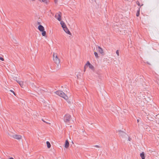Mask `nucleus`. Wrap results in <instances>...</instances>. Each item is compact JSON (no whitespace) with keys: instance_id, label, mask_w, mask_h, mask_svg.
<instances>
[{"instance_id":"nucleus-5","label":"nucleus","mask_w":159,"mask_h":159,"mask_svg":"<svg viewBox=\"0 0 159 159\" xmlns=\"http://www.w3.org/2000/svg\"><path fill=\"white\" fill-rule=\"evenodd\" d=\"M71 116L69 114H66L64 116V120L66 123L69 122Z\"/></svg>"},{"instance_id":"nucleus-16","label":"nucleus","mask_w":159,"mask_h":159,"mask_svg":"<svg viewBox=\"0 0 159 159\" xmlns=\"http://www.w3.org/2000/svg\"><path fill=\"white\" fill-rule=\"evenodd\" d=\"M94 55H95V57H96L97 58H99V56H98V53L97 52H94Z\"/></svg>"},{"instance_id":"nucleus-6","label":"nucleus","mask_w":159,"mask_h":159,"mask_svg":"<svg viewBox=\"0 0 159 159\" xmlns=\"http://www.w3.org/2000/svg\"><path fill=\"white\" fill-rule=\"evenodd\" d=\"M61 12H59L56 13L55 15V17L59 21H61Z\"/></svg>"},{"instance_id":"nucleus-7","label":"nucleus","mask_w":159,"mask_h":159,"mask_svg":"<svg viewBox=\"0 0 159 159\" xmlns=\"http://www.w3.org/2000/svg\"><path fill=\"white\" fill-rule=\"evenodd\" d=\"M85 66H88L89 68L92 70H94V67L90 63L89 61H88L85 65Z\"/></svg>"},{"instance_id":"nucleus-1","label":"nucleus","mask_w":159,"mask_h":159,"mask_svg":"<svg viewBox=\"0 0 159 159\" xmlns=\"http://www.w3.org/2000/svg\"><path fill=\"white\" fill-rule=\"evenodd\" d=\"M7 134L9 137L19 141L20 140L22 139V136L21 135L15 134L12 132H7Z\"/></svg>"},{"instance_id":"nucleus-8","label":"nucleus","mask_w":159,"mask_h":159,"mask_svg":"<svg viewBox=\"0 0 159 159\" xmlns=\"http://www.w3.org/2000/svg\"><path fill=\"white\" fill-rule=\"evenodd\" d=\"M64 31L67 34L69 35H71V34L69 30V29L66 27L64 29H63Z\"/></svg>"},{"instance_id":"nucleus-18","label":"nucleus","mask_w":159,"mask_h":159,"mask_svg":"<svg viewBox=\"0 0 159 159\" xmlns=\"http://www.w3.org/2000/svg\"><path fill=\"white\" fill-rule=\"evenodd\" d=\"M0 60L2 61H4V59L3 58H2L1 57H0Z\"/></svg>"},{"instance_id":"nucleus-14","label":"nucleus","mask_w":159,"mask_h":159,"mask_svg":"<svg viewBox=\"0 0 159 159\" xmlns=\"http://www.w3.org/2000/svg\"><path fill=\"white\" fill-rule=\"evenodd\" d=\"M46 144L47 145V147L48 148H50L51 147V145L50 143L48 141H47L46 142Z\"/></svg>"},{"instance_id":"nucleus-13","label":"nucleus","mask_w":159,"mask_h":159,"mask_svg":"<svg viewBox=\"0 0 159 159\" xmlns=\"http://www.w3.org/2000/svg\"><path fill=\"white\" fill-rule=\"evenodd\" d=\"M140 156L142 158V159H145V156L144 153L143 152H142L140 154Z\"/></svg>"},{"instance_id":"nucleus-23","label":"nucleus","mask_w":159,"mask_h":159,"mask_svg":"<svg viewBox=\"0 0 159 159\" xmlns=\"http://www.w3.org/2000/svg\"><path fill=\"white\" fill-rule=\"evenodd\" d=\"M32 1H35L36 0H31Z\"/></svg>"},{"instance_id":"nucleus-3","label":"nucleus","mask_w":159,"mask_h":159,"mask_svg":"<svg viewBox=\"0 0 159 159\" xmlns=\"http://www.w3.org/2000/svg\"><path fill=\"white\" fill-rule=\"evenodd\" d=\"M53 60L54 62L57 64H59L60 63V60L58 57L57 54L56 53H53Z\"/></svg>"},{"instance_id":"nucleus-11","label":"nucleus","mask_w":159,"mask_h":159,"mask_svg":"<svg viewBox=\"0 0 159 159\" xmlns=\"http://www.w3.org/2000/svg\"><path fill=\"white\" fill-rule=\"evenodd\" d=\"M16 81L20 84L21 87L24 88L25 85L24 84V82L23 81L17 80H16Z\"/></svg>"},{"instance_id":"nucleus-12","label":"nucleus","mask_w":159,"mask_h":159,"mask_svg":"<svg viewBox=\"0 0 159 159\" xmlns=\"http://www.w3.org/2000/svg\"><path fill=\"white\" fill-rule=\"evenodd\" d=\"M60 24L61 25V27H62L63 29H64L67 26L64 23V22L63 21H60Z\"/></svg>"},{"instance_id":"nucleus-9","label":"nucleus","mask_w":159,"mask_h":159,"mask_svg":"<svg viewBox=\"0 0 159 159\" xmlns=\"http://www.w3.org/2000/svg\"><path fill=\"white\" fill-rule=\"evenodd\" d=\"M97 48V50L101 54L103 55L104 52L103 49L99 46H98Z\"/></svg>"},{"instance_id":"nucleus-15","label":"nucleus","mask_w":159,"mask_h":159,"mask_svg":"<svg viewBox=\"0 0 159 159\" xmlns=\"http://www.w3.org/2000/svg\"><path fill=\"white\" fill-rule=\"evenodd\" d=\"M39 1L41 2H44L46 4H48V0H39Z\"/></svg>"},{"instance_id":"nucleus-19","label":"nucleus","mask_w":159,"mask_h":159,"mask_svg":"<svg viewBox=\"0 0 159 159\" xmlns=\"http://www.w3.org/2000/svg\"><path fill=\"white\" fill-rule=\"evenodd\" d=\"M116 54H117V55L118 56H119V52L118 50H117L116 52Z\"/></svg>"},{"instance_id":"nucleus-2","label":"nucleus","mask_w":159,"mask_h":159,"mask_svg":"<svg viewBox=\"0 0 159 159\" xmlns=\"http://www.w3.org/2000/svg\"><path fill=\"white\" fill-rule=\"evenodd\" d=\"M55 93L56 94L62 98H63L66 100H67L68 99V97L67 96L61 91H58L55 92Z\"/></svg>"},{"instance_id":"nucleus-4","label":"nucleus","mask_w":159,"mask_h":159,"mask_svg":"<svg viewBox=\"0 0 159 159\" xmlns=\"http://www.w3.org/2000/svg\"><path fill=\"white\" fill-rule=\"evenodd\" d=\"M38 29L41 32H42V34L43 36H45L46 34V31L44 30V27L42 25H39Z\"/></svg>"},{"instance_id":"nucleus-21","label":"nucleus","mask_w":159,"mask_h":159,"mask_svg":"<svg viewBox=\"0 0 159 159\" xmlns=\"http://www.w3.org/2000/svg\"><path fill=\"white\" fill-rule=\"evenodd\" d=\"M137 3L139 6H140V4L139 2H137Z\"/></svg>"},{"instance_id":"nucleus-24","label":"nucleus","mask_w":159,"mask_h":159,"mask_svg":"<svg viewBox=\"0 0 159 159\" xmlns=\"http://www.w3.org/2000/svg\"><path fill=\"white\" fill-rule=\"evenodd\" d=\"M137 121H138V122H139V121L138 120H137Z\"/></svg>"},{"instance_id":"nucleus-10","label":"nucleus","mask_w":159,"mask_h":159,"mask_svg":"<svg viewBox=\"0 0 159 159\" xmlns=\"http://www.w3.org/2000/svg\"><path fill=\"white\" fill-rule=\"evenodd\" d=\"M70 144L69 141L67 139L65 141V143L64 144V147L66 148H68Z\"/></svg>"},{"instance_id":"nucleus-17","label":"nucleus","mask_w":159,"mask_h":159,"mask_svg":"<svg viewBox=\"0 0 159 159\" xmlns=\"http://www.w3.org/2000/svg\"><path fill=\"white\" fill-rule=\"evenodd\" d=\"M139 9L137 11V13H136V16H139Z\"/></svg>"},{"instance_id":"nucleus-20","label":"nucleus","mask_w":159,"mask_h":159,"mask_svg":"<svg viewBox=\"0 0 159 159\" xmlns=\"http://www.w3.org/2000/svg\"><path fill=\"white\" fill-rule=\"evenodd\" d=\"M10 91L11 92H12L15 95V92L13 90H10Z\"/></svg>"},{"instance_id":"nucleus-22","label":"nucleus","mask_w":159,"mask_h":159,"mask_svg":"<svg viewBox=\"0 0 159 159\" xmlns=\"http://www.w3.org/2000/svg\"><path fill=\"white\" fill-rule=\"evenodd\" d=\"M9 159H14L12 157H11V158H10Z\"/></svg>"}]
</instances>
